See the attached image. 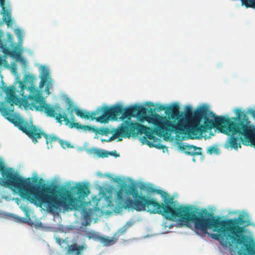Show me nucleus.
I'll return each instance as SVG.
<instances>
[{
  "mask_svg": "<svg viewBox=\"0 0 255 255\" xmlns=\"http://www.w3.org/2000/svg\"><path fill=\"white\" fill-rule=\"evenodd\" d=\"M86 130H89L93 132H95L96 133H98L101 135H107L110 133H112L113 132V130H110L108 128H96L95 127L88 126V127H84Z\"/></svg>",
  "mask_w": 255,
  "mask_h": 255,
  "instance_id": "a211bd4d",
  "label": "nucleus"
},
{
  "mask_svg": "<svg viewBox=\"0 0 255 255\" xmlns=\"http://www.w3.org/2000/svg\"><path fill=\"white\" fill-rule=\"evenodd\" d=\"M102 154L100 155V157H107L110 155H112L111 153L109 151L103 150Z\"/></svg>",
  "mask_w": 255,
  "mask_h": 255,
  "instance_id": "cd10ccee",
  "label": "nucleus"
},
{
  "mask_svg": "<svg viewBox=\"0 0 255 255\" xmlns=\"http://www.w3.org/2000/svg\"><path fill=\"white\" fill-rule=\"evenodd\" d=\"M12 122L15 127L25 133L35 144L37 142L38 139L41 138L42 136H43L46 139L47 144H48L49 143H52L53 142H59L60 139L55 135H48L42 131L41 129L38 128L35 125H33L32 123L29 125L27 122L20 120Z\"/></svg>",
  "mask_w": 255,
  "mask_h": 255,
  "instance_id": "6e6552de",
  "label": "nucleus"
},
{
  "mask_svg": "<svg viewBox=\"0 0 255 255\" xmlns=\"http://www.w3.org/2000/svg\"><path fill=\"white\" fill-rule=\"evenodd\" d=\"M138 116L148 123H152L155 127L154 132L158 136L161 137L165 135L166 131H172L173 130H181L180 127L181 124H175L172 123L167 117H163L159 114H155L153 116H147V110L142 106H138Z\"/></svg>",
  "mask_w": 255,
  "mask_h": 255,
  "instance_id": "0eeeda50",
  "label": "nucleus"
},
{
  "mask_svg": "<svg viewBox=\"0 0 255 255\" xmlns=\"http://www.w3.org/2000/svg\"><path fill=\"white\" fill-rule=\"evenodd\" d=\"M182 149L185 150V153L187 155H199L201 154V148L197 147L193 145H188L183 146Z\"/></svg>",
  "mask_w": 255,
  "mask_h": 255,
  "instance_id": "f3484780",
  "label": "nucleus"
},
{
  "mask_svg": "<svg viewBox=\"0 0 255 255\" xmlns=\"http://www.w3.org/2000/svg\"><path fill=\"white\" fill-rule=\"evenodd\" d=\"M0 171L2 178H0V185L8 187L13 192H17L20 196L33 202L37 187L32 184L30 178H24L11 168L6 169L0 162Z\"/></svg>",
  "mask_w": 255,
  "mask_h": 255,
  "instance_id": "39448f33",
  "label": "nucleus"
},
{
  "mask_svg": "<svg viewBox=\"0 0 255 255\" xmlns=\"http://www.w3.org/2000/svg\"><path fill=\"white\" fill-rule=\"evenodd\" d=\"M156 192L161 194L164 199V204L160 203L153 198H147L142 195H139L135 186H131V207L137 211L146 210L153 214H161L169 220H178L189 227L191 222L194 223L195 228L206 234L208 229H214L216 234H211V237L219 242L223 247H231L239 245L241 249L239 255H255V243L248 236L244 235V227L239 225L245 223L242 217L238 219L220 220L205 218L211 216L206 209L197 212L192 211L191 207H171L174 198L161 190Z\"/></svg>",
  "mask_w": 255,
  "mask_h": 255,
  "instance_id": "f257e3e1",
  "label": "nucleus"
},
{
  "mask_svg": "<svg viewBox=\"0 0 255 255\" xmlns=\"http://www.w3.org/2000/svg\"><path fill=\"white\" fill-rule=\"evenodd\" d=\"M110 152V153H111V154H112V155H114V154H115V152H113V151H112V152Z\"/></svg>",
  "mask_w": 255,
  "mask_h": 255,
  "instance_id": "f704fd0d",
  "label": "nucleus"
},
{
  "mask_svg": "<svg viewBox=\"0 0 255 255\" xmlns=\"http://www.w3.org/2000/svg\"><path fill=\"white\" fill-rule=\"evenodd\" d=\"M100 118L99 121L107 123L109 120H117L118 118L121 121L126 120L123 122H128L130 123H137L131 121L132 116L128 107L123 108L121 105H114L111 107H104V113Z\"/></svg>",
  "mask_w": 255,
  "mask_h": 255,
  "instance_id": "9d476101",
  "label": "nucleus"
},
{
  "mask_svg": "<svg viewBox=\"0 0 255 255\" xmlns=\"http://www.w3.org/2000/svg\"><path fill=\"white\" fill-rule=\"evenodd\" d=\"M207 152L210 154H213V153H219V149L215 146H212L209 148L208 149Z\"/></svg>",
  "mask_w": 255,
  "mask_h": 255,
  "instance_id": "a878e982",
  "label": "nucleus"
},
{
  "mask_svg": "<svg viewBox=\"0 0 255 255\" xmlns=\"http://www.w3.org/2000/svg\"><path fill=\"white\" fill-rule=\"evenodd\" d=\"M122 140V139H121V138L119 139V141H121Z\"/></svg>",
  "mask_w": 255,
  "mask_h": 255,
  "instance_id": "c9c22d12",
  "label": "nucleus"
},
{
  "mask_svg": "<svg viewBox=\"0 0 255 255\" xmlns=\"http://www.w3.org/2000/svg\"><path fill=\"white\" fill-rule=\"evenodd\" d=\"M214 127L216 126H212L211 123L207 120L204 122L203 125H200V123L197 124L192 121L191 123L186 125L185 131L187 132L190 138L197 139L199 138L203 132L211 129Z\"/></svg>",
  "mask_w": 255,
  "mask_h": 255,
  "instance_id": "f8f14e48",
  "label": "nucleus"
},
{
  "mask_svg": "<svg viewBox=\"0 0 255 255\" xmlns=\"http://www.w3.org/2000/svg\"><path fill=\"white\" fill-rule=\"evenodd\" d=\"M86 249V245L79 246L76 243H75L69 246L67 253L73 255H81L83 251Z\"/></svg>",
  "mask_w": 255,
  "mask_h": 255,
  "instance_id": "dca6fc26",
  "label": "nucleus"
},
{
  "mask_svg": "<svg viewBox=\"0 0 255 255\" xmlns=\"http://www.w3.org/2000/svg\"><path fill=\"white\" fill-rule=\"evenodd\" d=\"M179 106L177 105L169 107L166 111V115L168 117H167L170 119H173L174 121L172 122L175 124H181L180 128L181 130H177L178 132L175 130L172 131H166L165 135L168 136L171 133L174 131L176 133L182 134L185 131L186 127L185 118L186 119H190L193 117V113L192 108L190 106H188L185 108V113L180 112L179 111Z\"/></svg>",
  "mask_w": 255,
  "mask_h": 255,
  "instance_id": "1a4fd4ad",
  "label": "nucleus"
},
{
  "mask_svg": "<svg viewBox=\"0 0 255 255\" xmlns=\"http://www.w3.org/2000/svg\"><path fill=\"white\" fill-rule=\"evenodd\" d=\"M103 152V150H99V149H97L95 151V153L99 156L100 157V154H102V152Z\"/></svg>",
  "mask_w": 255,
  "mask_h": 255,
  "instance_id": "7c9ffc66",
  "label": "nucleus"
},
{
  "mask_svg": "<svg viewBox=\"0 0 255 255\" xmlns=\"http://www.w3.org/2000/svg\"><path fill=\"white\" fill-rule=\"evenodd\" d=\"M242 5L246 7L255 8V0H241Z\"/></svg>",
  "mask_w": 255,
  "mask_h": 255,
  "instance_id": "4be33fe9",
  "label": "nucleus"
},
{
  "mask_svg": "<svg viewBox=\"0 0 255 255\" xmlns=\"http://www.w3.org/2000/svg\"><path fill=\"white\" fill-rule=\"evenodd\" d=\"M168 108H166L163 105H159L158 107V108H157V111H158V112H160V111H163V110H165V113L166 114V111L167 110V109Z\"/></svg>",
  "mask_w": 255,
  "mask_h": 255,
  "instance_id": "c85d7f7f",
  "label": "nucleus"
},
{
  "mask_svg": "<svg viewBox=\"0 0 255 255\" xmlns=\"http://www.w3.org/2000/svg\"><path fill=\"white\" fill-rule=\"evenodd\" d=\"M82 216L85 221V225H90L91 224V218L89 213L87 211L86 209L83 208L82 209Z\"/></svg>",
  "mask_w": 255,
  "mask_h": 255,
  "instance_id": "412c9836",
  "label": "nucleus"
},
{
  "mask_svg": "<svg viewBox=\"0 0 255 255\" xmlns=\"http://www.w3.org/2000/svg\"><path fill=\"white\" fill-rule=\"evenodd\" d=\"M112 130L114 134L106 141H111L119 137L128 138L130 137L128 122H123L118 128H113Z\"/></svg>",
  "mask_w": 255,
  "mask_h": 255,
  "instance_id": "ddd939ff",
  "label": "nucleus"
},
{
  "mask_svg": "<svg viewBox=\"0 0 255 255\" xmlns=\"http://www.w3.org/2000/svg\"><path fill=\"white\" fill-rule=\"evenodd\" d=\"M54 188L48 185L39 191L37 187L33 202L47 205L50 210H57L62 207L65 210H76L82 205V200L90 193L87 186L79 183L70 188V190L62 188L58 196L53 194Z\"/></svg>",
  "mask_w": 255,
  "mask_h": 255,
  "instance_id": "20e7f679",
  "label": "nucleus"
},
{
  "mask_svg": "<svg viewBox=\"0 0 255 255\" xmlns=\"http://www.w3.org/2000/svg\"><path fill=\"white\" fill-rule=\"evenodd\" d=\"M92 238L95 240H97L100 241V242L104 245V246H110L113 244L114 242V240L113 238L110 239L109 237H101L98 235L96 234H93L92 236L90 238Z\"/></svg>",
  "mask_w": 255,
  "mask_h": 255,
  "instance_id": "6ab92c4d",
  "label": "nucleus"
},
{
  "mask_svg": "<svg viewBox=\"0 0 255 255\" xmlns=\"http://www.w3.org/2000/svg\"><path fill=\"white\" fill-rule=\"evenodd\" d=\"M129 126L130 137L144 133L145 136H143L142 138L143 143L145 142L150 147H154L159 149H164L166 147L165 145L156 143V138L149 128L139 123H130L129 122Z\"/></svg>",
  "mask_w": 255,
  "mask_h": 255,
  "instance_id": "9b49d317",
  "label": "nucleus"
},
{
  "mask_svg": "<svg viewBox=\"0 0 255 255\" xmlns=\"http://www.w3.org/2000/svg\"><path fill=\"white\" fill-rule=\"evenodd\" d=\"M56 242L61 245L62 243H64V240L60 238H57L56 239Z\"/></svg>",
  "mask_w": 255,
  "mask_h": 255,
  "instance_id": "2f4dec72",
  "label": "nucleus"
},
{
  "mask_svg": "<svg viewBox=\"0 0 255 255\" xmlns=\"http://www.w3.org/2000/svg\"><path fill=\"white\" fill-rule=\"evenodd\" d=\"M0 6L1 7L0 13L2 15V21H0V26L5 22L8 27H12L13 22L9 4L8 2L6 3V0H0ZM0 48L5 56H10L17 58L20 57V53L16 50L17 48L13 43L12 35L9 33H7L4 36L0 29Z\"/></svg>",
  "mask_w": 255,
  "mask_h": 255,
  "instance_id": "423d86ee",
  "label": "nucleus"
},
{
  "mask_svg": "<svg viewBox=\"0 0 255 255\" xmlns=\"http://www.w3.org/2000/svg\"><path fill=\"white\" fill-rule=\"evenodd\" d=\"M1 65H3L6 68H9L7 61L5 58L0 56V66Z\"/></svg>",
  "mask_w": 255,
  "mask_h": 255,
  "instance_id": "393cba45",
  "label": "nucleus"
},
{
  "mask_svg": "<svg viewBox=\"0 0 255 255\" xmlns=\"http://www.w3.org/2000/svg\"><path fill=\"white\" fill-rule=\"evenodd\" d=\"M15 70H16V69H15V67H12V71L15 72Z\"/></svg>",
  "mask_w": 255,
  "mask_h": 255,
  "instance_id": "473e14b6",
  "label": "nucleus"
},
{
  "mask_svg": "<svg viewBox=\"0 0 255 255\" xmlns=\"http://www.w3.org/2000/svg\"><path fill=\"white\" fill-rule=\"evenodd\" d=\"M0 111L3 116L6 118L9 122H10L11 123H12L13 125L14 124L12 121L17 120H23L22 119L20 118H16V119H11V115L10 114V112H11L10 110H9L6 107H0Z\"/></svg>",
  "mask_w": 255,
  "mask_h": 255,
  "instance_id": "aec40b11",
  "label": "nucleus"
},
{
  "mask_svg": "<svg viewBox=\"0 0 255 255\" xmlns=\"http://www.w3.org/2000/svg\"><path fill=\"white\" fill-rule=\"evenodd\" d=\"M19 87L20 88L19 94L23 99V103L26 106L32 110L34 109L37 111L44 112L47 117L54 118L56 122L60 125L64 122L66 126L71 128H75L78 130L82 129L86 131V128L83 127H88L89 126L76 123L73 112H75L77 116L81 118L90 119L92 121L95 120L97 122L104 123V122L99 121V120L103 115L104 107L99 108L96 111L90 113L74 107L71 103L66 109L67 113H66L59 105L52 106L47 104L42 97L41 93L34 87L31 86L27 88V90L30 93L28 95L24 94L23 90L26 88L22 82H19Z\"/></svg>",
  "mask_w": 255,
  "mask_h": 255,
  "instance_id": "7ed1b4c3",
  "label": "nucleus"
},
{
  "mask_svg": "<svg viewBox=\"0 0 255 255\" xmlns=\"http://www.w3.org/2000/svg\"><path fill=\"white\" fill-rule=\"evenodd\" d=\"M249 112L255 118V111L252 109ZM236 117L231 120L225 117H218L207 108L203 106L197 109L193 115L192 121L200 124L202 119L207 120L212 126L228 135H230L228 143L232 148L241 147V143L246 145L249 142L255 146V128L249 125L250 122L246 113L240 110H236Z\"/></svg>",
  "mask_w": 255,
  "mask_h": 255,
  "instance_id": "f03ea898",
  "label": "nucleus"
},
{
  "mask_svg": "<svg viewBox=\"0 0 255 255\" xmlns=\"http://www.w3.org/2000/svg\"><path fill=\"white\" fill-rule=\"evenodd\" d=\"M15 34L18 39V42L21 43L23 40V32L20 29L17 28L15 30Z\"/></svg>",
  "mask_w": 255,
  "mask_h": 255,
  "instance_id": "b1692460",
  "label": "nucleus"
},
{
  "mask_svg": "<svg viewBox=\"0 0 255 255\" xmlns=\"http://www.w3.org/2000/svg\"><path fill=\"white\" fill-rule=\"evenodd\" d=\"M3 91L6 95V101L10 103L13 106V103L16 104L17 98L15 95L14 89L12 88H8L6 86H3Z\"/></svg>",
  "mask_w": 255,
  "mask_h": 255,
  "instance_id": "4468645a",
  "label": "nucleus"
},
{
  "mask_svg": "<svg viewBox=\"0 0 255 255\" xmlns=\"http://www.w3.org/2000/svg\"><path fill=\"white\" fill-rule=\"evenodd\" d=\"M43 76L41 77L39 86L40 87H42L47 82L46 91H47V93L49 94L50 93L49 89L52 86V80L50 79L49 72L47 69L43 71Z\"/></svg>",
  "mask_w": 255,
  "mask_h": 255,
  "instance_id": "2eb2a0df",
  "label": "nucleus"
},
{
  "mask_svg": "<svg viewBox=\"0 0 255 255\" xmlns=\"http://www.w3.org/2000/svg\"><path fill=\"white\" fill-rule=\"evenodd\" d=\"M129 109V111L131 113V115L132 116V117H135L136 116H138V106H132L131 107H128Z\"/></svg>",
  "mask_w": 255,
  "mask_h": 255,
  "instance_id": "5701e85b",
  "label": "nucleus"
},
{
  "mask_svg": "<svg viewBox=\"0 0 255 255\" xmlns=\"http://www.w3.org/2000/svg\"><path fill=\"white\" fill-rule=\"evenodd\" d=\"M59 142L60 143V144H61V146L64 148H65L66 147L67 148H69L71 147L70 146V143H69L67 141H63L61 139H60L59 140Z\"/></svg>",
  "mask_w": 255,
  "mask_h": 255,
  "instance_id": "bb28decb",
  "label": "nucleus"
},
{
  "mask_svg": "<svg viewBox=\"0 0 255 255\" xmlns=\"http://www.w3.org/2000/svg\"><path fill=\"white\" fill-rule=\"evenodd\" d=\"M149 104L150 106H153V107H154V105L153 103H149Z\"/></svg>",
  "mask_w": 255,
  "mask_h": 255,
  "instance_id": "72a5a7b5",
  "label": "nucleus"
},
{
  "mask_svg": "<svg viewBox=\"0 0 255 255\" xmlns=\"http://www.w3.org/2000/svg\"><path fill=\"white\" fill-rule=\"evenodd\" d=\"M148 113L150 114V115H148V116H153L155 114H157L155 113V109L152 108H150L148 110Z\"/></svg>",
  "mask_w": 255,
  "mask_h": 255,
  "instance_id": "c756f323",
  "label": "nucleus"
}]
</instances>
